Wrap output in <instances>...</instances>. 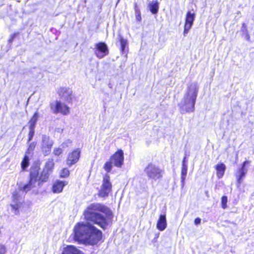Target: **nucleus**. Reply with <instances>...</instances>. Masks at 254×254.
<instances>
[{
  "mask_svg": "<svg viewBox=\"0 0 254 254\" xmlns=\"http://www.w3.org/2000/svg\"><path fill=\"white\" fill-rule=\"evenodd\" d=\"M86 222H79L74 228V239L79 243L94 245L101 239L102 232L93 226L96 224L103 229L108 226L113 213L106 205L100 203L90 204L84 211Z\"/></svg>",
  "mask_w": 254,
  "mask_h": 254,
  "instance_id": "f257e3e1",
  "label": "nucleus"
},
{
  "mask_svg": "<svg viewBox=\"0 0 254 254\" xmlns=\"http://www.w3.org/2000/svg\"><path fill=\"white\" fill-rule=\"evenodd\" d=\"M198 88L199 87L196 82H193L188 85L186 93L178 104L181 114H184L194 111Z\"/></svg>",
  "mask_w": 254,
  "mask_h": 254,
  "instance_id": "f03ea898",
  "label": "nucleus"
},
{
  "mask_svg": "<svg viewBox=\"0 0 254 254\" xmlns=\"http://www.w3.org/2000/svg\"><path fill=\"white\" fill-rule=\"evenodd\" d=\"M40 163L36 162L35 164V168H33V187L36 186L37 184L40 186L41 184L45 182L48 180L49 175L52 172L54 167V163L53 158L48 159L46 162L45 168L40 176L35 173V171L38 170L40 167ZM33 168L34 167L33 166Z\"/></svg>",
  "mask_w": 254,
  "mask_h": 254,
  "instance_id": "7ed1b4c3",
  "label": "nucleus"
},
{
  "mask_svg": "<svg viewBox=\"0 0 254 254\" xmlns=\"http://www.w3.org/2000/svg\"><path fill=\"white\" fill-rule=\"evenodd\" d=\"M144 172L148 178L153 181L161 179L164 172L158 166L152 163H149L145 168Z\"/></svg>",
  "mask_w": 254,
  "mask_h": 254,
  "instance_id": "20e7f679",
  "label": "nucleus"
},
{
  "mask_svg": "<svg viewBox=\"0 0 254 254\" xmlns=\"http://www.w3.org/2000/svg\"><path fill=\"white\" fill-rule=\"evenodd\" d=\"M112 184L110 182V177L107 174L103 177L102 184L98 195L99 197L104 198L108 196L112 191Z\"/></svg>",
  "mask_w": 254,
  "mask_h": 254,
  "instance_id": "39448f33",
  "label": "nucleus"
},
{
  "mask_svg": "<svg viewBox=\"0 0 254 254\" xmlns=\"http://www.w3.org/2000/svg\"><path fill=\"white\" fill-rule=\"evenodd\" d=\"M50 106L52 112L55 114L61 113L63 115H67L69 113V108L60 101L56 100L51 103Z\"/></svg>",
  "mask_w": 254,
  "mask_h": 254,
  "instance_id": "423d86ee",
  "label": "nucleus"
},
{
  "mask_svg": "<svg viewBox=\"0 0 254 254\" xmlns=\"http://www.w3.org/2000/svg\"><path fill=\"white\" fill-rule=\"evenodd\" d=\"M53 141L47 135H42L41 142V149L44 154L47 155L51 152V148L53 145Z\"/></svg>",
  "mask_w": 254,
  "mask_h": 254,
  "instance_id": "0eeeda50",
  "label": "nucleus"
},
{
  "mask_svg": "<svg viewBox=\"0 0 254 254\" xmlns=\"http://www.w3.org/2000/svg\"><path fill=\"white\" fill-rule=\"evenodd\" d=\"M95 54L99 59H102L109 54L107 45L104 42H99L95 45Z\"/></svg>",
  "mask_w": 254,
  "mask_h": 254,
  "instance_id": "6e6552de",
  "label": "nucleus"
},
{
  "mask_svg": "<svg viewBox=\"0 0 254 254\" xmlns=\"http://www.w3.org/2000/svg\"><path fill=\"white\" fill-rule=\"evenodd\" d=\"M250 163V162L249 161L246 160L244 161L241 167L239 168L235 173V176L238 186H240L241 184L243 178L247 173L248 169L246 168V166Z\"/></svg>",
  "mask_w": 254,
  "mask_h": 254,
  "instance_id": "1a4fd4ad",
  "label": "nucleus"
},
{
  "mask_svg": "<svg viewBox=\"0 0 254 254\" xmlns=\"http://www.w3.org/2000/svg\"><path fill=\"white\" fill-rule=\"evenodd\" d=\"M20 195L18 191H15L12 195V201L10 204L11 211L15 214H19V208L21 205Z\"/></svg>",
  "mask_w": 254,
  "mask_h": 254,
  "instance_id": "9d476101",
  "label": "nucleus"
},
{
  "mask_svg": "<svg viewBox=\"0 0 254 254\" xmlns=\"http://www.w3.org/2000/svg\"><path fill=\"white\" fill-rule=\"evenodd\" d=\"M110 160L116 167H121L124 160L123 151L121 149L118 150L111 156Z\"/></svg>",
  "mask_w": 254,
  "mask_h": 254,
  "instance_id": "9b49d317",
  "label": "nucleus"
},
{
  "mask_svg": "<svg viewBox=\"0 0 254 254\" xmlns=\"http://www.w3.org/2000/svg\"><path fill=\"white\" fill-rule=\"evenodd\" d=\"M61 98L67 102L72 101V91L69 88L61 87L58 90Z\"/></svg>",
  "mask_w": 254,
  "mask_h": 254,
  "instance_id": "f8f14e48",
  "label": "nucleus"
},
{
  "mask_svg": "<svg viewBox=\"0 0 254 254\" xmlns=\"http://www.w3.org/2000/svg\"><path fill=\"white\" fill-rule=\"evenodd\" d=\"M80 155V151L79 149H75L68 155L66 163L68 166H71V165L75 164L79 160Z\"/></svg>",
  "mask_w": 254,
  "mask_h": 254,
  "instance_id": "ddd939ff",
  "label": "nucleus"
},
{
  "mask_svg": "<svg viewBox=\"0 0 254 254\" xmlns=\"http://www.w3.org/2000/svg\"><path fill=\"white\" fill-rule=\"evenodd\" d=\"M167 220L165 214H161L157 221L156 227L160 231H164L167 227Z\"/></svg>",
  "mask_w": 254,
  "mask_h": 254,
  "instance_id": "4468645a",
  "label": "nucleus"
},
{
  "mask_svg": "<svg viewBox=\"0 0 254 254\" xmlns=\"http://www.w3.org/2000/svg\"><path fill=\"white\" fill-rule=\"evenodd\" d=\"M62 254H84V253L75 247L69 245L63 249Z\"/></svg>",
  "mask_w": 254,
  "mask_h": 254,
  "instance_id": "2eb2a0df",
  "label": "nucleus"
},
{
  "mask_svg": "<svg viewBox=\"0 0 254 254\" xmlns=\"http://www.w3.org/2000/svg\"><path fill=\"white\" fill-rule=\"evenodd\" d=\"M66 185L64 181H56L53 185L52 190L54 193H60L62 191L64 187Z\"/></svg>",
  "mask_w": 254,
  "mask_h": 254,
  "instance_id": "dca6fc26",
  "label": "nucleus"
},
{
  "mask_svg": "<svg viewBox=\"0 0 254 254\" xmlns=\"http://www.w3.org/2000/svg\"><path fill=\"white\" fill-rule=\"evenodd\" d=\"M148 7L150 12L152 14H155L158 12L159 3L157 0H153L152 1L149 2Z\"/></svg>",
  "mask_w": 254,
  "mask_h": 254,
  "instance_id": "f3484780",
  "label": "nucleus"
},
{
  "mask_svg": "<svg viewBox=\"0 0 254 254\" xmlns=\"http://www.w3.org/2000/svg\"><path fill=\"white\" fill-rule=\"evenodd\" d=\"M31 146V144H29V148L28 149V151L26 153L24 158L21 163V168L22 170H26V168L28 167L29 164V157L28 155L30 154V147Z\"/></svg>",
  "mask_w": 254,
  "mask_h": 254,
  "instance_id": "a211bd4d",
  "label": "nucleus"
},
{
  "mask_svg": "<svg viewBox=\"0 0 254 254\" xmlns=\"http://www.w3.org/2000/svg\"><path fill=\"white\" fill-rule=\"evenodd\" d=\"M215 169L217 171V176L219 179L221 178L225 173L226 170V166L223 163H219L215 166Z\"/></svg>",
  "mask_w": 254,
  "mask_h": 254,
  "instance_id": "6ab92c4d",
  "label": "nucleus"
},
{
  "mask_svg": "<svg viewBox=\"0 0 254 254\" xmlns=\"http://www.w3.org/2000/svg\"><path fill=\"white\" fill-rule=\"evenodd\" d=\"M119 40L121 45V51L123 54H126L127 51L126 48L127 46V41L122 36H119Z\"/></svg>",
  "mask_w": 254,
  "mask_h": 254,
  "instance_id": "aec40b11",
  "label": "nucleus"
},
{
  "mask_svg": "<svg viewBox=\"0 0 254 254\" xmlns=\"http://www.w3.org/2000/svg\"><path fill=\"white\" fill-rule=\"evenodd\" d=\"M188 166L187 165H182L181 170V185L183 188L185 186V181L187 175Z\"/></svg>",
  "mask_w": 254,
  "mask_h": 254,
  "instance_id": "412c9836",
  "label": "nucleus"
},
{
  "mask_svg": "<svg viewBox=\"0 0 254 254\" xmlns=\"http://www.w3.org/2000/svg\"><path fill=\"white\" fill-rule=\"evenodd\" d=\"M195 17L194 13H191L190 11H188L186 14L185 23L193 24Z\"/></svg>",
  "mask_w": 254,
  "mask_h": 254,
  "instance_id": "4be33fe9",
  "label": "nucleus"
},
{
  "mask_svg": "<svg viewBox=\"0 0 254 254\" xmlns=\"http://www.w3.org/2000/svg\"><path fill=\"white\" fill-rule=\"evenodd\" d=\"M29 183L25 185L23 187H20V190L21 191H24L25 192H27V191H29L31 188H32V172H30L29 174Z\"/></svg>",
  "mask_w": 254,
  "mask_h": 254,
  "instance_id": "5701e85b",
  "label": "nucleus"
},
{
  "mask_svg": "<svg viewBox=\"0 0 254 254\" xmlns=\"http://www.w3.org/2000/svg\"><path fill=\"white\" fill-rule=\"evenodd\" d=\"M134 10H135L136 20L138 21H140L141 19V12H140L139 8L137 7L136 3H135V5H134Z\"/></svg>",
  "mask_w": 254,
  "mask_h": 254,
  "instance_id": "b1692460",
  "label": "nucleus"
},
{
  "mask_svg": "<svg viewBox=\"0 0 254 254\" xmlns=\"http://www.w3.org/2000/svg\"><path fill=\"white\" fill-rule=\"evenodd\" d=\"M113 163L112 162L111 160H110V161L107 162L104 165V169L107 172L109 173L111 172L112 169V164Z\"/></svg>",
  "mask_w": 254,
  "mask_h": 254,
  "instance_id": "393cba45",
  "label": "nucleus"
},
{
  "mask_svg": "<svg viewBox=\"0 0 254 254\" xmlns=\"http://www.w3.org/2000/svg\"><path fill=\"white\" fill-rule=\"evenodd\" d=\"M193 24H188L185 23L184 26V36H186L189 33V30L191 28Z\"/></svg>",
  "mask_w": 254,
  "mask_h": 254,
  "instance_id": "a878e982",
  "label": "nucleus"
},
{
  "mask_svg": "<svg viewBox=\"0 0 254 254\" xmlns=\"http://www.w3.org/2000/svg\"><path fill=\"white\" fill-rule=\"evenodd\" d=\"M69 172L66 168L62 169L60 172V177L61 178H66L68 176Z\"/></svg>",
  "mask_w": 254,
  "mask_h": 254,
  "instance_id": "bb28decb",
  "label": "nucleus"
},
{
  "mask_svg": "<svg viewBox=\"0 0 254 254\" xmlns=\"http://www.w3.org/2000/svg\"><path fill=\"white\" fill-rule=\"evenodd\" d=\"M227 197L224 195L221 198V205L223 209H225L227 207Z\"/></svg>",
  "mask_w": 254,
  "mask_h": 254,
  "instance_id": "cd10ccee",
  "label": "nucleus"
},
{
  "mask_svg": "<svg viewBox=\"0 0 254 254\" xmlns=\"http://www.w3.org/2000/svg\"><path fill=\"white\" fill-rule=\"evenodd\" d=\"M39 117V115L38 114L37 112H35L34 114L33 115V128H34V126H35V124H36V122L38 118ZM34 130H33V136L34 135Z\"/></svg>",
  "mask_w": 254,
  "mask_h": 254,
  "instance_id": "c85d7f7f",
  "label": "nucleus"
},
{
  "mask_svg": "<svg viewBox=\"0 0 254 254\" xmlns=\"http://www.w3.org/2000/svg\"><path fill=\"white\" fill-rule=\"evenodd\" d=\"M71 141L69 139H67L61 145L63 148H64L68 147L71 144Z\"/></svg>",
  "mask_w": 254,
  "mask_h": 254,
  "instance_id": "c756f323",
  "label": "nucleus"
},
{
  "mask_svg": "<svg viewBox=\"0 0 254 254\" xmlns=\"http://www.w3.org/2000/svg\"><path fill=\"white\" fill-rule=\"evenodd\" d=\"M63 152L62 148H55L54 150L53 153L56 156H59Z\"/></svg>",
  "mask_w": 254,
  "mask_h": 254,
  "instance_id": "7c9ffc66",
  "label": "nucleus"
},
{
  "mask_svg": "<svg viewBox=\"0 0 254 254\" xmlns=\"http://www.w3.org/2000/svg\"><path fill=\"white\" fill-rule=\"evenodd\" d=\"M29 141L32 139V120H30L29 122Z\"/></svg>",
  "mask_w": 254,
  "mask_h": 254,
  "instance_id": "2f4dec72",
  "label": "nucleus"
},
{
  "mask_svg": "<svg viewBox=\"0 0 254 254\" xmlns=\"http://www.w3.org/2000/svg\"><path fill=\"white\" fill-rule=\"evenodd\" d=\"M6 252V249L5 247L1 244H0V254H5Z\"/></svg>",
  "mask_w": 254,
  "mask_h": 254,
  "instance_id": "473e14b6",
  "label": "nucleus"
},
{
  "mask_svg": "<svg viewBox=\"0 0 254 254\" xmlns=\"http://www.w3.org/2000/svg\"><path fill=\"white\" fill-rule=\"evenodd\" d=\"M17 35L18 33H14L13 34H12L10 38L9 39L8 42L9 43H11Z\"/></svg>",
  "mask_w": 254,
  "mask_h": 254,
  "instance_id": "72a5a7b5",
  "label": "nucleus"
},
{
  "mask_svg": "<svg viewBox=\"0 0 254 254\" xmlns=\"http://www.w3.org/2000/svg\"><path fill=\"white\" fill-rule=\"evenodd\" d=\"M242 31L244 34L248 32L246 25L245 23H243L242 27Z\"/></svg>",
  "mask_w": 254,
  "mask_h": 254,
  "instance_id": "f704fd0d",
  "label": "nucleus"
},
{
  "mask_svg": "<svg viewBox=\"0 0 254 254\" xmlns=\"http://www.w3.org/2000/svg\"><path fill=\"white\" fill-rule=\"evenodd\" d=\"M194 224L195 225H197L198 224H199L201 222V219L199 218H196L194 220Z\"/></svg>",
  "mask_w": 254,
  "mask_h": 254,
  "instance_id": "c9c22d12",
  "label": "nucleus"
},
{
  "mask_svg": "<svg viewBox=\"0 0 254 254\" xmlns=\"http://www.w3.org/2000/svg\"><path fill=\"white\" fill-rule=\"evenodd\" d=\"M245 34H246L245 38H246V40L248 41H249L250 39V36L249 34H248V32H247Z\"/></svg>",
  "mask_w": 254,
  "mask_h": 254,
  "instance_id": "e433bc0d",
  "label": "nucleus"
},
{
  "mask_svg": "<svg viewBox=\"0 0 254 254\" xmlns=\"http://www.w3.org/2000/svg\"><path fill=\"white\" fill-rule=\"evenodd\" d=\"M187 159H186V157L185 156L183 160V161H182V165H184V164L185 165H187L186 162H187Z\"/></svg>",
  "mask_w": 254,
  "mask_h": 254,
  "instance_id": "4c0bfd02",
  "label": "nucleus"
},
{
  "mask_svg": "<svg viewBox=\"0 0 254 254\" xmlns=\"http://www.w3.org/2000/svg\"><path fill=\"white\" fill-rule=\"evenodd\" d=\"M63 129H61L60 128L57 129V131L59 132H61L63 131Z\"/></svg>",
  "mask_w": 254,
  "mask_h": 254,
  "instance_id": "58836bf2",
  "label": "nucleus"
},
{
  "mask_svg": "<svg viewBox=\"0 0 254 254\" xmlns=\"http://www.w3.org/2000/svg\"><path fill=\"white\" fill-rule=\"evenodd\" d=\"M36 144V143H35H35H34V142H33V144H32L33 147L34 146H35Z\"/></svg>",
  "mask_w": 254,
  "mask_h": 254,
  "instance_id": "ea45409f",
  "label": "nucleus"
}]
</instances>
